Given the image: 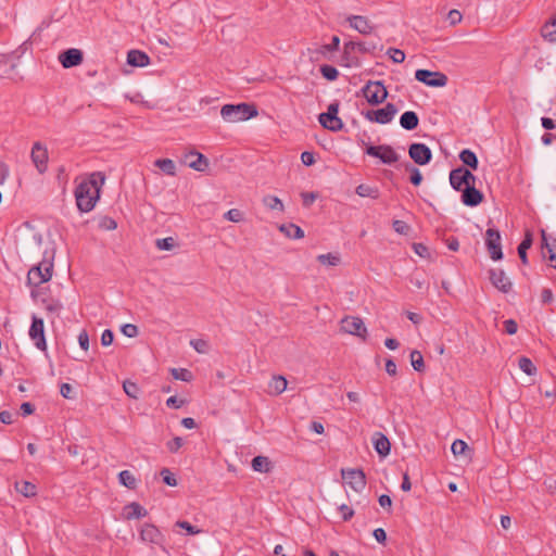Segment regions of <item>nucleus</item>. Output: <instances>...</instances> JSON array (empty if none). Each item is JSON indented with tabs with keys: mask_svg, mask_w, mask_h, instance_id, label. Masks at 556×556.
<instances>
[{
	"mask_svg": "<svg viewBox=\"0 0 556 556\" xmlns=\"http://www.w3.org/2000/svg\"><path fill=\"white\" fill-rule=\"evenodd\" d=\"M447 20L452 26H455L462 22L463 15L458 10L453 9L448 12Z\"/></svg>",
	"mask_w": 556,
	"mask_h": 556,
	"instance_id": "obj_51",
	"label": "nucleus"
},
{
	"mask_svg": "<svg viewBox=\"0 0 556 556\" xmlns=\"http://www.w3.org/2000/svg\"><path fill=\"white\" fill-rule=\"evenodd\" d=\"M462 201L467 206H477L483 201L481 191L473 187H465L462 191Z\"/></svg>",
	"mask_w": 556,
	"mask_h": 556,
	"instance_id": "obj_20",
	"label": "nucleus"
},
{
	"mask_svg": "<svg viewBox=\"0 0 556 556\" xmlns=\"http://www.w3.org/2000/svg\"><path fill=\"white\" fill-rule=\"evenodd\" d=\"M460 161L472 169L478 167V159L471 150H463L459 154Z\"/></svg>",
	"mask_w": 556,
	"mask_h": 556,
	"instance_id": "obj_35",
	"label": "nucleus"
},
{
	"mask_svg": "<svg viewBox=\"0 0 556 556\" xmlns=\"http://www.w3.org/2000/svg\"><path fill=\"white\" fill-rule=\"evenodd\" d=\"M113 339H114L113 332L111 330L106 329L103 331V333L101 336V343H102V345L108 346V345L112 344Z\"/></svg>",
	"mask_w": 556,
	"mask_h": 556,
	"instance_id": "obj_62",
	"label": "nucleus"
},
{
	"mask_svg": "<svg viewBox=\"0 0 556 556\" xmlns=\"http://www.w3.org/2000/svg\"><path fill=\"white\" fill-rule=\"evenodd\" d=\"M127 62L129 65L131 66H139V67H143V66H147L149 65L150 63V58L149 55L143 52V51H140V50H130L128 53H127Z\"/></svg>",
	"mask_w": 556,
	"mask_h": 556,
	"instance_id": "obj_23",
	"label": "nucleus"
},
{
	"mask_svg": "<svg viewBox=\"0 0 556 556\" xmlns=\"http://www.w3.org/2000/svg\"><path fill=\"white\" fill-rule=\"evenodd\" d=\"M182 445H184V441L180 437H175L173 440L168 441L166 444V446L170 453H177Z\"/></svg>",
	"mask_w": 556,
	"mask_h": 556,
	"instance_id": "obj_49",
	"label": "nucleus"
},
{
	"mask_svg": "<svg viewBox=\"0 0 556 556\" xmlns=\"http://www.w3.org/2000/svg\"><path fill=\"white\" fill-rule=\"evenodd\" d=\"M396 112H397V110H396L395 105L392 103H388L382 109L368 111L365 114V117H366V119L374 122V123L388 124L394 118Z\"/></svg>",
	"mask_w": 556,
	"mask_h": 556,
	"instance_id": "obj_11",
	"label": "nucleus"
},
{
	"mask_svg": "<svg viewBox=\"0 0 556 556\" xmlns=\"http://www.w3.org/2000/svg\"><path fill=\"white\" fill-rule=\"evenodd\" d=\"M105 181V175L101 172L91 173L81 179L75 189V199L80 212H90L100 198V190Z\"/></svg>",
	"mask_w": 556,
	"mask_h": 556,
	"instance_id": "obj_1",
	"label": "nucleus"
},
{
	"mask_svg": "<svg viewBox=\"0 0 556 556\" xmlns=\"http://www.w3.org/2000/svg\"><path fill=\"white\" fill-rule=\"evenodd\" d=\"M348 22L352 28L363 35H368L372 31L374 27L369 20L362 15H351L348 17Z\"/></svg>",
	"mask_w": 556,
	"mask_h": 556,
	"instance_id": "obj_19",
	"label": "nucleus"
},
{
	"mask_svg": "<svg viewBox=\"0 0 556 556\" xmlns=\"http://www.w3.org/2000/svg\"><path fill=\"white\" fill-rule=\"evenodd\" d=\"M222 117L229 123H238L257 116V110L253 104H225L220 110Z\"/></svg>",
	"mask_w": 556,
	"mask_h": 556,
	"instance_id": "obj_2",
	"label": "nucleus"
},
{
	"mask_svg": "<svg viewBox=\"0 0 556 556\" xmlns=\"http://www.w3.org/2000/svg\"><path fill=\"white\" fill-rule=\"evenodd\" d=\"M225 218L230 220V222H233V223H239L243 219V214L240 210L238 208H231L229 210L228 212L225 213Z\"/></svg>",
	"mask_w": 556,
	"mask_h": 556,
	"instance_id": "obj_47",
	"label": "nucleus"
},
{
	"mask_svg": "<svg viewBox=\"0 0 556 556\" xmlns=\"http://www.w3.org/2000/svg\"><path fill=\"white\" fill-rule=\"evenodd\" d=\"M118 480L121 484L126 486L129 490H135L137 488V479L134 473L129 470H123L118 475Z\"/></svg>",
	"mask_w": 556,
	"mask_h": 556,
	"instance_id": "obj_31",
	"label": "nucleus"
},
{
	"mask_svg": "<svg viewBox=\"0 0 556 556\" xmlns=\"http://www.w3.org/2000/svg\"><path fill=\"white\" fill-rule=\"evenodd\" d=\"M339 510H340V513L342 515V519L344 521L350 520L353 517V515H354V510L350 506H348L345 504L341 505L339 507Z\"/></svg>",
	"mask_w": 556,
	"mask_h": 556,
	"instance_id": "obj_58",
	"label": "nucleus"
},
{
	"mask_svg": "<svg viewBox=\"0 0 556 556\" xmlns=\"http://www.w3.org/2000/svg\"><path fill=\"white\" fill-rule=\"evenodd\" d=\"M270 467V462L266 456H255L252 459V468L254 471L268 472Z\"/></svg>",
	"mask_w": 556,
	"mask_h": 556,
	"instance_id": "obj_33",
	"label": "nucleus"
},
{
	"mask_svg": "<svg viewBox=\"0 0 556 556\" xmlns=\"http://www.w3.org/2000/svg\"><path fill=\"white\" fill-rule=\"evenodd\" d=\"M485 245L490 252L491 258L498 261L503 257L501 247V235L498 230L489 228L485 231Z\"/></svg>",
	"mask_w": 556,
	"mask_h": 556,
	"instance_id": "obj_13",
	"label": "nucleus"
},
{
	"mask_svg": "<svg viewBox=\"0 0 556 556\" xmlns=\"http://www.w3.org/2000/svg\"><path fill=\"white\" fill-rule=\"evenodd\" d=\"M263 203L270 210H278L283 212L285 206L281 200L275 195H267L263 199Z\"/></svg>",
	"mask_w": 556,
	"mask_h": 556,
	"instance_id": "obj_38",
	"label": "nucleus"
},
{
	"mask_svg": "<svg viewBox=\"0 0 556 556\" xmlns=\"http://www.w3.org/2000/svg\"><path fill=\"white\" fill-rule=\"evenodd\" d=\"M410 363H412V366H413V368L415 370H417V371H424L425 370L424 357H422V354L419 351L414 350L410 353Z\"/></svg>",
	"mask_w": 556,
	"mask_h": 556,
	"instance_id": "obj_37",
	"label": "nucleus"
},
{
	"mask_svg": "<svg viewBox=\"0 0 556 556\" xmlns=\"http://www.w3.org/2000/svg\"><path fill=\"white\" fill-rule=\"evenodd\" d=\"M340 38L338 36H333L331 42L328 45H324L321 47V52H332L339 49Z\"/></svg>",
	"mask_w": 556,
	"mask_h": 556,
	"instance_id": "obj_52",
	"label": "nucleus"
},
{
	"mask_svg": "<svg viewBox=\"0 0 556 556\" xmlns=\"http://www.w3.org/2000/svg\"><path fill=\"white\" fill-rule=\"evenodd\" d=\"M387 53L394 63H402L405 60V53L400 49L390 48Z\"/></svg>",
	"mask_w": 556,
	"mask_h": 556,
	"instance_id": "obj_46",
	"label": "nucleus"
},
{
	"mask_svg": "<svg viewBox=\"0 0 556 556\" xmlns=\"http://www.w3.org/2000/svg\"><path fill=\"white\" fill-rule=\"evenodd\" d=\"M122 332L128 338H134L138 334V328L136 325L126 324L122 327Z\"/></svg>",
	"mask_w": 556,
	"mask_h": 556,
	"instance_id": "obj_54",
	"label": "nucleus"
},
{
	"mask_svg": "<svg viewBox=\"0 0 556 556\" xmlns=\"http://www.w3.org/2000/svg\"><path fill=\"white\" fill-rule=\"evenodd\" d=\"M355 192L362 198L378 199L380 195L378 188L365 184L358 185L355 189Z\"/></svg>",
	"mask_w": 556,
	"mask_h": 556,
	"instance_id": "obj_29",
	"label": "nucleus"
},
{
	"mask_svg": "<svg viewBox=\"0 0 556 556\" xmlns=\"http://www.w3.org/2000/svg\"><path fill=\"white\" fill-rule=\"evenodd\" d=\"M60 393L64 399L73 397V388L70 383H62L60 387Z\"/></svg>",
	"mask_w": 556,
	"mask_h": 556,
	"instance_id": "obj_61",
	"label": "nucleus"
},
{
	"mask_svg": "<svg viewBox=\"0 0 556 556\" xmlns=\"http://www.w3.org/2000/svg\"><path fill=\"white\" fill-rule=\"evenodd\" d=\"M42 304L45 305V308L47 312L50 313H58L62 308V304L59 300L50 299L45 300L42 299Z\"/></svg>",
	"mask_w": 556,
	"mask_h": 556,
	"instance_id": "obj_43",
	"label": "nucleus"
},
{
	"mask_svg": "<svg viewBox=\"0 0 556 556\" xmlns=\"http://www.w3.org/2000/svg\"><path fill=\"white\" fill-rule=\"evenodd\" d=\"M125 393L132 399H137L139 388L135 382L131 381H125L123 384Z\"/></svg>",
	"mask_w": 556,
	"mask_h": 556,
	"instance_id": "obj_45",
	"label": "nucleus"
},
{
	"mask_svg": "<svg viewBox=\"0 0 556 556\" xmlns=\"http://www.w3.org/2000/svg\"><path fill=\"white\" fill-rule=\"evenodd\" d=\"M467 448L468 445L463 440H455L451 446V450L455 456L463 455Z\"/></svg>",
	"mask_w": 556,
	"mask_h": 556,
	"instance_id": "obj_44",
	"label": "nucleus"
},
{
	"mask_svg": "<svg viewBox=\"0 0 556 556\" xmlns=\"http://www.w3.org/2000/svg\"><path fill=\"white\" fill-rule=\"evenodd\" d=\"M176 526L185 529L189 534H199L201 532V529L193 527L188 521H177Z\"/></svg>",
	"mask_w": 556,
	"mask_h": 556,
	"instance_id": "obj_53",
	"label": "nucleus"
},
{
	"mask_svg": "<svg viewBox=\"0 0 556 556\" xmlns=\"http://www.w3.org/2000/svg\"><path fill=\"white\" fill-rule=\"evenodd\" d=\"M15 489L25 497H33L37 494V486L29 481H21L15 483Z\"/></svg>",
	"mask_w": 556,
	"mask_h": 556,
	"instance_id": "obj_30",
	"label": "nucleus"
},
{
	"mask_svg": "<svg viewBox=\"0 0 556 556\" xmlns=\"http://www.w3.org/2000/svg\"><path fill=\"white\" fill-rule=\"evenodd\" d=\"M465 179L463 177V167L455 168L450 173V184L457 190L463 191L465 188Z\"/></svg>",
	"mask_w": 556,
	"mask_h": 556,
	"instance_id": "obj_28",
	"label": "nucleus"
},
{
	"mask_svg": "<svg viewBox=\"0 0 556 556\" xmlns=\"http://www.w3.org/2000/svg\"><path fill=\"white\" fill-rule=\"evenodd\" d=\"M341 330L345 333L361 337L363 340L367 337V329L357 316H345L341 319Z\"/></svg>",
	"mask_w": 556,
	"mask_h": 556,
	"instance_id": "obj_7",
	"label": "nucleus"
},
{
	"mask_svg": "<svg viewBox=\"0 0 556 556\" xmlns=\"http://www.w3.org/2000/svg\"><path fill=\"white\" fill-rule=\"evenodd\" d=\"M409 180L415 186L420 185V182L422 180V175L420 174V172L417 168H415V167L412 168Z\"/></svg>",
	"mask_w": 556,
	"mask_h": 556,
	"instance_id": "obj_60",
	"label": "nucleus"
},
{
	"mask_svg": "<svg viewBox=\"0 0 556 556\" xmlns=\"http://www.w3.org/2000/svg\"><path fill=\"white\" fill-rule=\"evenodd\" d=\"M78 342L83 350L87 351L89 349V337L86 330H83L78 336Z\"/></svg>",
	"mask_w": 556,
	"mask_h": 556,
	"instance_id": "obj_59",
	"label": "nucleus"
},
{
	"mask_svg": "<svg viewBox=\"0 0 556 556\" xmlns=\"http://www.w3.org/2000/svg\"><path fill=\"white\" fill-rule=\"evenodd\" d=\"M288 386V381L283 376H274L268 383V394L279 395L281 394Z\"/></svg>",
	"mask_w": 556,
	"mask_h": 556,
	"instance_id": "obj_26",
	"label": "nucleus"
},
{
	"mask_svg": "<svg viewBox=\"0 0 556 556\" xmlns=\"http://www.w3.org/2000/svg\"><path fill=\"white\" fill-rule=\"evenodd\" d=\"M541 301L544 304H548V303H551L553 301V292H552L551 289L544 288L541 291Z\"/></svg>",
	"mask_w": 556,
	"mask_h": 556,
	"instance_id": "obj_64",
	"label": "nucleus"
},
{
	"mask_svg": "<svg viewBox=\"0 0 556 556\" xmlns=\"http://www.w3.org/2000/svg\"><path fill=\"white\" fill-rule=\"evenodd\" d=\"M341 476L355 492H361L366 486V476L362 469H342Z\"/></svg>",
	"mask_w": 556,
	"mask_h": 556,
	"instance_id": "obj_9",
	"label": "nucleus"
},
{
	"mask_svg": "<svg viewBox=\"0 0 556 556\" xmlns=\"http://www.w3.org/2000/svg\"><path fill=\"white\" fill-rule=\"evenodd\" d=\"M317 260L319 263L329 266H337L340 263V257L331 253L320 254L318 255Z\"/></svg>",
	"mask_w": 556,
	"mask_h": 556,
	"instance_id": "obj_41",
	"label": "nucleus"
},
{
	"mask_svg": "<svg viewBox=\"0 0 556 556\" xmlns=\"http://www.w3.org/2000/svg\"><path fill=\"white\" fill-rule=\"evenodd\" d=\"M532 245V235L530 232H527L525 236V239L521 241V243L518 247V254L523 264H527V250H529Z\"/></svg>",
	"mask_w": 556,
	"mask_h": 556,
	"instance_id": "obj_34",
	"label": "nucleus"
},
{
	"mask_svg": "<svg viewBox=\"0 0 556 556\" xmlns=\"http://www.w3.org/2000/svg\"><path fill=\"white\" fill-rule=\"evenodd\" d=\"M374 446L376 452L384 457L390 453L391 444L389 439L381 432H377L374 437Z\"/></svg>",
	"mask_w": 556,
	"mask_h": 556,
	"instance_id": "obj_25",
	"label": "nucleus"
},
{
	"mask_svg": "<svg viewBox=\"0 0 556 556\" xmlns=\"http://www.w3.org/2000/svg\"><path fill=\"white\" fill-rule=\"evenodd\" d=\"M319 71L327 80H336L339 76L338 70L331 65H321Z\"/></svg>",
	"mask_w": 556,
	"mask_h": 556,
	"instance_id": "obj_40",
	"label": "nucleus"
},
{
	"mask_svg": "<svg viewBox=\"0 0 556 556\" xmlns=\"http://www.w3.org/2000/svg\"><path fill=\"white\" fill-rule=\"evenodd\" d=\"M504 330L507 334H515L518 330V325L514 319H507L504 321Z\"/></svg>",
	"mask_w": 556,
	"mask_h": 556,
	"instance_id": "obj_56",
	"label": "nucleus"
},
{
	"mask_svg": "<svg viewBox=\"0 0 556 556\" xmlns=\"http://www.w3.org/2000/svg\"><path fill=\"white\" fill-rule=\"evenodd\" d=\"M408 154L418 165H426L431 161V150L424 143H413L409 146Z\"/></svg>",
	"mask_w": 556,
	"mask_h": 556,
	"instance_id": "obj_14",
	"label": "nucleus"
},
{
	"mask_svg": "<svg viewBox=\"0 0 556 556\" xmlns=\"http://www.w3.org/2000/svg\"><path fill=\"white\" fill-rule=\"evenodd\" d=\"M490 280L500 291L507 293L511 289V282L503 269L495 268L490 270Z\"/></svg>",
	"mask_w": 556,
	"mask_h": 556,
	"instance_id": "obj_16",
	"label": "nucleus"
},
{
	"mask_svg": "<svg viewBox=\"0 0 556 556\" xmlns=\"http://www.w3.org/2000/svg\"><path fill=\"white\" fill-rule=\"evenodd\" d=\"M59 61L64 68H71L83 62V53L78 49H68L59 55Z\"/></svg>",
	"mask_w": 556,
	"mask_h": 556,
	"instance_id": "obj_17",
	"label": "nucleus"
},
{
	"mask_svg": "<svg viewBox=\"0 0 556 556\" xmlns=\"http://www.w3.org/2000/svg\"><path fill=\"white\" fill-rule=\"evenodd\" d=\"M356 48L361 49L362 45L354 41H349L344 43L341 65L346 67L357 65L358 60L354 55V51Z\"/></svg>",
	"mask_w": 556,
	"mask_h": 556,
	"instance_id": "obj_18",
	"label": "nucleus"
},
{
	"mask_svg": "<svg viewBox=\"0 0 556 556\" xmlns=\"http://www.w3.org/2000/svg\"><path fill=\"white\" fill-rule=\"evenodd\" d=\"M362 93L370 105L381 104L388 97L386 86L379 80H369L362 88Z\"/></svg>",
	"mask_w": 556,
	"mask_h": 556,
	"instance_id": "obj_4",
	"label": "nucleus"
},
{
	"mask_svg": "<svg viewBox=\"0 0 556 556\" xmlns=\"http://www.w3.org/2000/svg\"><path fill=\"white\" fill-rule=\"evenodd\" d=\"M339 104H329L327 112L321 113L318 117L321 126L331 131H339L343 128V122L338 117Z\"/></svg>",
	"mask_w": 556,
	"mask_h": 556,
	"instance_id": "obj_5",
	"label": "nucleus"
},
{
	"mask_svg": "<svg viewBox=\"0 0 556 556\" xmlns=\"http://www.w3.org/2000/svg\"><path fill=\"white\" fill-rule=\"evenodd\" d=\"M366 153L370 156L378 157L384 164H393L399 161V155L391 146H369Z\"/></svg>",
	"mask_w": 556,
	"mask_h": 556,
	"instance_id": "obj_8",
	"label": "nucleus"
},
{
	"mask_svg": "<svg viewBox=\"0 0 556 556\" xmlns=\"http://www.w3.org/2000/svg\"><path fill=\"white\" fill-rule=\"evenodd\" d=\"M170 374L176 380H181V381H187V382L192 380L191 371L188 369H185V368H179V369L173 368V369H170Z\"/></svg>",
	"mask_w": 556,
	"mask_h": 556,
	"instance_id": "obj_39",
	"label": "nucleus"
},
{
	"mask_svg": "<svg viewBox=\"0 0 556 556\" xmlns=\"http://www.w3.org/2000/svg\"><path fill=\"white\" fill-rule=\"evenodd\" d=\"M30 340L35 346L40 351L47 350V341L45 336V324L43 320L37 316L31 317V325L28 331Z\"/></svg>",
	"mask_w": 556,
	"mask_h": 556,
	"instance_id": "obj_6",
	"label": "nucleus"
},
{
	"mask_svg": "<svg viewBox=\"0 0 556 556\" xmlns=\"http://www.w3.org/2000/svg\"><path fill=\"white\" fill-rule=\"evenodd\" d=\"M301 161L303 162L304 165L311 166L315 163L314 154L305 151L301 154Z\"/></svg>",
	"mask_w": 556,
	"mask_h": 556,
	"instance_id": "obj_63",
	"label": "nucleus"
},
{
	"mask_svg": "<svg viewBox=\"0 0 556 556\" xmlns=\"http://www.w3.org/2000/svg\"><path fill=\"white\" fill-rule=\"evenodd\" d=\"M419 118L413 111H407L400 118L401 126L406 130H413L418 126Z\"/></svg>",
	"mask_w": 556,
	"mask_h": 556,
	"instance_id": "obj_27",
	"label": "nucleus"
},
{
	"mask_svg": "<svg viewBox=\"0 0 556 556\" xmlns=\"http://www.w3.org/2000/svg\"><path fill=\"white\" fill-rule=\"evenodd\" d=\"M519 368L527 375H533V374H535V370H536L533 363L528 357H521L519 359Z\"/></svg>",
	"mask_w": 556,
	"mask_h": 556,
	"instance_id": "obj_42",
	"label": "nucleus"
},
{
	"mask_svg": "<svg viewBox=\"0 0 556 556\" xmlns=\"http://www.w3.org/2000/svg\"><path fill=\"white\" fill-rule=\"evenodd\" d=\"M463 177L465 179V187H473L476 184V176L467 168L463 167Z\"/></svg>",
	"mask_w": 556,
	"mask_h": 556,
	"instance_id": "obj_55",
	"label": "nucleus"
},
{
	"mask_svg": "<svg viewBox=\"0 0 556 556\" xmlns=\"http://www.w3.org/2000/svg\"><path fill=\"white\" fill-rule=\"evenodd\" d=\"M161 476L163 478L164 483H166L167 485H169V486H176L177 485V480L174 477V475L170 472L169 469L163 468L161 470Z\"/></svg>",
	"mask_w": 556,
	"mask_h": 556,
	"instance_id": "obj_48",
	"label": "nucleus"
},
{
	"mask_svg": "<svg viewBox=\"0 0 556 556\" xmlns=\"http://www.w3.org/2000/svg\"><path fill=\"white\" fill-rule=\"evenodd\" d=\"M279 230L289 238L301 239L304 237V231L294 224L281 225Z\"/></svg>",
	"mask_w": 556,
	"mask_h": 556,
	"instance_id": "obj_32",
	"label": "nucleus"
},
{
	"mask_svg": "<svg viewBox=\"0 0 556 556\" xmlns=\"http://www.w3.org/2000/svg\"><path fill=\"white\" fill-rule=\"evenodd\" d=\"M175 245V241L172 237L156 240V247L160 250H172Z\"/></svg>",
	"mask_w": 556,
	"mask_h": 556,
	"instance_id": "obj_50",
	"label": "nucleus"
},
{
	"mask_svg": "<svg viewBox=\"0 0 556 556\" xmlns=\"http://www.w3.org/2000/svg\"><path fill=\"white\" fill-rule=\"evenodd\" d=\"M301 197L303 200V205L306 207L311 206L317 199V194L314 192H302Z\"/></svg>",
	"mask_w": 556,
	"mask_h": 556,
	"instance_id": "obj_57",
	"label": "nucleus"
},
{
	"mask_svg": "<svg viewBox=\"0 0 556 556\" xmlns=\"http://www.w3.org/2000/svg\"><path fill=\"white\" fill-rule=\"evenodd\" d=\"M188 159H192L188 165L195 170L204 172L208 166L207 159L200 152L190 151L186 154V160Z\"/></svg>",
	"mask_w": 556,
	"mask_h": 556,
	"instance_id": "obj_22",
	"label": "nucleus"
},
{
	"mask_svg": "<svg viewBox=\"0 0 556 556\" xmlns=\"http://www.w3.org/2000/svg\"><path fill=\"white\" fill-rule=\"evenodd\" d=\"M154 165L165 172L167 175H176V166L170 159H159L155 161Z\"/></svg>",
	"mask_w": 556,
	"mask_h": 556,
	"instance_id": "obj_36",
	"label": "nucleus"
},
{
	"mask_svg": "<svg viewBox=\"0 0 556 556\" xmlns=\"http://www.w3.org/2000/svg\"><path fill=\"white\" fill-rule=\"evenodd\" d=\"M541 35L544 40L556 42V13L542 26Z\"/></svg>",
	"mask_w": 556,
	"mask_h": 556,
	"instance_id": "obj_24",
	"label": "nucleus"
},
{
	"mask_svg": "<svg viewBox=\"0 0 556 556\" xmlns=\"http://www.w3.org/2000/svg\"><path fill=\"white\" fill-rule=\"evenodd\" d=\"M53 263L42 261L37 266H33L27 274V282L29 286L39 287L49 281L52 277Z\"/></svg>",
	"mask_w": 556,
	"mask_h": 556,
	"instance_id": "obj_3",
	"label": "nucleus"
},
{
	"mask_svg": "<svg viewBox=\"0 0 556 556\" xmlns=\"http://www.w3.org/2000/svg\"><path fill=\"white\" fill-rule=\"evenodd\" d=\"M31 161L40 173L47 170L48 150L40 142H35L31 149Z\"/></svg>",
	"mask_w": 556,
	"mask_h": 556,
	"instance_id": "obj_15",
	"label": "nucleus"
},
{
	"mask_svg": "<svg viewBox=\"0 0 556 556\" xmlns=\"http://www.w3.org/2000/svg\"><path fill=\"white\" fill-rule=\"evenodd\" d=\"M148 515V510L137 502L124 506L123 517L125 520L140 519Z\"/></svg>",
	"mask_w": 556,
	"mask_h": 556,
	"instance_id": "obj_21",
	"label": "nucleus"
},
{
	"mask_svg": "<svg viewBox=\"0 0 556 556\" xmlns=\"http://www.w3.org/2000/svg\"><path fill=\"white\" fill-rule=\"evenodd\" d=\"M415 78L431 87H443L447 83V77L445 74L440 72H431L428 70H417L415 73Z\"/></svg>",
	"mask_w": 556,
	"mask_h": 556,
	"instance_id": "obj_12",
	"label": "nucleus"
},
{
	"mask_svg": "<svg viewBox=\"0 0 556 556\" xmlns=\"http://www.w3.org/2000/svg\"><path fill=\"white\" fill-rule=\"evenodd\" d=\"M139 538L142 542L161 546L164 542V535L153 523L146 522L140 527Z\"/></svg>",
	"mask_w": 556,
	"mask_h": 556,
	"instance_id": "obj_10",
	"label": "nucleus"
}]
</instances>
